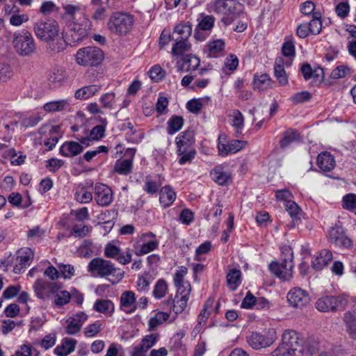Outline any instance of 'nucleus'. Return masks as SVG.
<instances>
[{
	"label": "nucleus",
	"mask_w": 356,
	"mask_h": 356,
	"mask_svg": "<svg viewBox=\"0 0 356 356\" xmlns=\"http://www.w3.org/2000/svg\"><path fill=\"white\" fill-rule=\"evenodd\" d=\"M33 29L36 38L47 43L49 54H56L66 49L65 37L60 34L59 26L56 21H38L33 24Z\"/></svg>",
	"instance_id": "obj_1"
},
{
	"label": "nucleus",
	"mask_w": 356,
	"mask_h": 356,
	"mask_svg": "<svg viewBox=\"0 0 356 356\" xmlns=\"http://www.w3.org/2000/svg\"><path fill=\"white\" fill-rule=\"evenodd\" d=\"M303 354L299 334L295 330H288L283 332L282 342L269 356H303Z\"/></svg>",
	"instance_id": "obj_2"
},
{
	"label": "nucleus",
	"mask_w": 356,
	"mask_h": 356,
	"mask_svg": "<svg viewBox=\"0 0 356 356\" xmlns=\"http://www.w3.org/2000/svg\"><path fill=\"white\" fill-rule=\"evenodd\" d=\"M195 143L193 131L186 130L181 132L175 138L177 146V162L183 165L192 163L196 155V150L194 147Z\"/></svg>",
	"instance_id": "obj_3"
},
{
	"label": "nucleus",
	"mask_w": 356,
	"mask_h": 356,
	"mask_svg": "<svg viewBox=\"0 0 356 356\" xmlns=\"http://www.w3.org/2000/svg\"><path fill=\"white\" fill-rule=\"evenodd\" d=\"M88 271L93 277H106L112 275L115 277L113 284L119 282L124 277L122 270L116 268L111 261L100 257L94 258L89 262Z\"/></svg>",
	"instance_id": "obj_4"
},
{
	"label": "nucleus",
	"mask_w": 356,
	"mask_h": 356,
	"mask_svg": "<svg viewBox=\"0 0 356 356\" xmlns=\"http://www.w3.org/2000/svg\"><path fill=\"white\" fill-rule=\"evenodd\" d=\"M281 253V262H271L269 264V269L280 279L287 281L293 276V252L291 248L285 246L282 248Z\"/></svg>",
	"instance_id": "obj_5"
},
{
	"label": "nucleus",
	"mask_w": 356,
	"mask_h": 356,
	"mask_svg": "<svg viewBox=\"0 0 356 356\" xmlns=\"http://www.w3.org/2000/svg\"><path fill=\"white\" fill-rule=\"evenodd\" d=\"M159 241L156 235L152 232H147L137 235L132 241L134 254L137 257L147 254L156 250Z\"/></svg>",
	"instance_id": "obj_6"
},
{
	"label": "nucleus",
	"mask_w": 356,
	"mask_h": 356,
	"mask_svg": "<svg viewBox=\"0 0 356 356\" xmlns=\"http://www.w3.org/2000/svg\"><path fill=\"white\" fill-rule=\"evenodd\" d=\"M134 24L133 16L127 13L115 12L110 16L107 26L116 35H126L131 31Z\"/></svg>",
	"instance_id": "obj_7"
},
{
	"label": "nucleus",
	"mask_w": 356,
	"mask_h": 356,
	"mask_svg": "<svg viewBox=\"0 0 356 356\" xmlns=\"http://www.w3.org/2000/svg\"><path fill=\"white\" fill-rule=\"evenodd\" d=\"M14 49L21 56H29L33 54L36 44L32 34L26 30L15 32L13 36Z\"/></svg>",
	"instance_id": "obj_8"
},
{
	"label": "nucleus",
	"mask_w": 356,
	"mask_h": 356,
	"mask_svg": "<svg viewBox=\"0 0 356 356\" xmlns=\"http://www.w3.org/2000/svg\"><path fill=\"white\" fill-rule=\"evenodd\" d=\"M104 59V53L96 47H85L79 49L75 55L76 63L83 67H96Z\"/></svg>",
	"instance_id": "obj_9"
},
{
	"label": "nucleus",
	"mask_w": 356,
	"mask_h": 356,
	"mask_svg": "<svg viewBox=\"0 0 356 356\" xmlns=\"http://www.w3.org/2000/svg\"><path fill=\"white\" fill-rule=\"evenodd\" d=\"M348 302V296L345 294L327 295L319 298L315 303V307L321 312H334L337 310H343Z\"/></svg>",
	"instance_id": "obj_10"
},
{
	"label": "nucleus",
	"mask_w": 356,
	"mask_h": 356,
	"mask_svg": "<svg viewBox=\"0 0 356 356\" xmlns=\"http://www.w3.org/2000/svg\"><path fill=\"white\" fill-rule=\"evenodd\" d=\"M90 29L91 22L86 17H83L79 21L73 22L65 37L66 47L67 44L75 45L83 40L88 35Z\"/></svg>",
	"instance_id": "obj_11"
},
{
	"label": "nucleus",
	"mask_w": 356,
	"mask_h": 356,
	"mask_svg": "<svg viewBox=\"0 0 356 356\" xmlns=\"http://www.w3.org/2000/svg\"><path fill=\"white\" fill-rule=\"evenodd\" d=\"M275 339V332L273 330H266L261 332H252L246 337L249 346L256 350L270 347Z\"/></svg>",
	"instance_id": "obj_12"
},
{
	"label": "nucleus",
	"mask_w": 356,
	"mask_h": 356,
	"mask_svg": "<svg viewBox=\"0 0 356 356\" xmlns=\"http://www.w3.org/2000/svg\"><path fill=\"white\" fill-rule=\"evenodd\" d=\"M33 287L36 297L42 300H49L60 289L58 284L42 279H38Z\"/></svg>",
	"instance_id": "obj_13"
},
{
	"label": "nucleus",
	"mask_w": 356,
	"mask_h": 356,
	"mask_svg": "<svg viewBox=\"0 0 356 356\" xmlns=\"http://www.w3.org/2000/svg\"><path fill=\"white\" fill-rule=\"evenodd\" d=\"M287 300L290 306L295 308H302L310 302L309 292L300 287H294L287 293Z\"/></svg>",
	"instance_id": "obj_14"
},
{
	"label": "nucleus",
	"mask_w": 356,
	"mask_h": 356,
	"mask_svg": "<svg viewBox=\"0 0 356 356\" xmlns=\"http://www.w3.org/2000/svg\"><path fill=\"white\" fill-rule=\"evenodd\" d=\"M291 65V60H285L282 56L275 58L274 63V76L281 86H286L289 83V76L285 71V67Z\"/></svg>",
	"instance_id": "obj_15"
},
{
	"label": "nucleus",
	"mask_w": 356,
	"mask_h": 356,
	"mask_svg": "<svg viewBox=\"0 0 356 356\" xmlns=\"http://www.w3.org/2000/svg\"><path fill=\"white\" fill-rule=\"evenodd\" d=\"M329 237L330 241L336 246L349 248L353 245L352 240L345 234L341 227H331L329 231Z\"/></svg>",
	"instance_id": "obj_16"
},
{
	"label": "nucleus",
	"mask_w": 356,
	"mask_h": 356,
	"mask_svg": "<svg viewBox=\"0 0 356 356\" xmlns=\"http://www.w3.org/2000/svg\"><path fill=\"white\" fill-rule=\"evenodd\" d=\"M95 200L99 206H108L113 201L111 189L105 184H97L95 187Z\"/></svg>",
	"instance_id": "obj_17"
},
{
	"label": "nucleus",
	"mask_w": 356,
	"mask_h": 356,
	"mask_svg": "<svg viewBox=\"0 0 356 356\" xmlns=\"http://www.w3.org/2000/svg\"><path fill=\"white\" fill-rule=\"evenodd\" d=\"M88 315L83 312H79L67 320L65 332L70 335H74L79 332L83 323L88 319Z\"/></svg>",
	"instance_id": "obj_18"
},
{
	"label": "nucleus",
	"mask_w": 356,
	"mask_h": 356,
	"mask_svg": "<svg viewBox=\"0 0 356 356\" xmlns=\"http://www.w3.org/2000/svg\"><path fill=\"white\" fill-rule=\"evenodd\" d=\"M33 259V252L29 248H23L17 251L14 272L19 273L22 268L29 266Z\"/></svg>",
	"instance_id": "obj_19"
},
{
	"label": "nucleus",
	"mask_w": 356,
	"mask_h": 356,
	"mask_svg": "<svg viewBox=\"0 0 356 356\" xmlns=\"http://www.w3.org/2000/svg\"><path fill=\"white\" fill-rule=\"evenodd\" d=\"M213 181L220 186L227 185L232 181V174L226 170L223 165H218L210 172Z\"/></svg>",
	"instance_id": "obj_20"
},
{
	"label": "nucleus",
	"mask_w": 356,
	"mask_h": 356,
	"mask_svg": "<svg viewBox=\"0 0 356 356\" xmlns=\"http://www.w3.org/2000/svg\"><path fill=\"white\" fill-rule=\"evenodd\" d=\"M332 258L333 256L331 251L327 249L321 250L312 258V267L316 270H321L327 266L332 260Z\"/></svg>",
	"instance_id": "obj_21"
},
{
	"label": "nucleus",
	"mask_w": 356,
	"mask_h": 356,
	"mask_svg": "<svg viewBox=\"0 0 356 356\" xmlns=\"http://www.w3.org/2000/svg\"><path fill=\"white\" fill-rule=\"evenodd\" d=\"M136 295L131 291H124L120 296V308L126 313H133L136 309Z\"/></svg>",
	"instance_id": "obj_22"
},
{
	"label": "nucleus",
	"mask_w": 356,
	"mask_h": 356,
	"mask_svg": "<svg viewBox=\"0 0 356 356\" xmlns=\"http://www.w3.org/2000/svg\"><path fill=\"white\" fill-rule=\"evenodd\" d=\"M206 47L207 56L209 58H219L224 55L225 42L222 39L209 40Z\"/></svg>",
	"instance_id": "obj_23"
},
{
	"label": "nucleus",
	"mask_w": 356,
	"mask_h": 356,
	"mask_svg": "<svg viewBox=\"0 0 356 356\" xmlns=\"http://www.w3.org/2000/svg\"><path fill=\"white\" fill-rule=\"evenodd\" d=\"M159 336L157 334H151L145 336L142 339L140 344L134 348V355L144 356L145 353L155 345L159 340Z\"/></svg>",
	"instance_id": "obj_24"
},
{
	"label": "nucleus",
	"mask_w": 356,
	"mask_h": 356,
	"mask_svg": "<svg viewBox=\"0 0 356 356\" xmlns=\"http://www.w3.org/2000/svg\"><path fill=\"white\" fill-rule=\"evenodd\" d=\"M317 165L323 172L332 171L335 167V159L334 156L327 152L320 153L317 157Z\"/></svg>",
	"instance_id": "obj_25"
},
{
	"label": "nucleus",
	"mask_w": 356,
	"mask_h": 356,
	"mask_svg": "<svg viewBox=\"0 0 356 356\" xmlns=\"http://www.w3.org/2000/svg\"><path fill=\"white\" fill-rule=\"evenodd\" d=\"M84 147L75 141H66L60 147V153L65 157H73L81 154Z\"/></svg>",
	"instance_id": "obj_26"
},
{
	"label": "nucleus",
	"mask_w": 356,
	"mask_h": 356,
	"mask_svg": "<svg viewBox=\"0 0 356 356\" xmlns=\"http://www.w3.org/2000/svg\"><path fill=\"white\" fill-rule=\"evenodd\" d=\"M71 100L70 99H61L47 102L43 105V109L47 113L62 112L70 109Z\"/></svg>",
	"instance_id": "obj_27"
},
{
	"label": "nucleus",
	"mask_w": 356,
	"mask_h": 356,
	"mask_svg": "<svg viewBox=\"0 0 356 356\" xmlns=\"http://www.w3.org/2000/svg\"><path fill=\"white\" fill-rule=\"evenodd\" d=\"M176 193L169 185L162 187L159 191V202L163 208L171 206L176 200Z\"/></svg>",
	"instance_id": "obj_28"
},
{
	"label": "nucleus",
	"mask_w": 356,
	"mask_h": 356,
	"mask_svg": "<svg viewBox=\"0 0 356 356\" xmlns=\"http://www.w3.org/2000/svg\"><path fill=\"white\" fill-rule=\"evenodd\" d=\"M92 308L95 312L107 316H111L115 312L114 303L109 299H97Z\"/></svg>",
	"instance_id": "obj_29"
},
{
	"label": "nucleus",
	"mask_w": 356,
	"mask_h": 356,
	"mask_svg": "<svg viewBox=\"0 0 356 356\" xmlns=\"http://www.w3.org/2000/svg\"><path fill=\"white\" fill-rule=\"evenodd\" d=\"M74 197L81 204L90 203L93 198L92 188L90 186L80 184L76 188Z\"/></svg>",
	"instance_id": "obj_30"
},
{
	"label": "nucleus",
	"mask_w": 356,
	"mask_h": 356,
	"mask_svg": "<svg viewBox=\"0 0 356 356\" xmlns=\"http://www.w3.org/2000/svg\"><path fill=\"white\" fill-rule=\"evenodd\" d=\"M54 298L51 301V306L55 309H60L65 305H67L71 299V293L66 290L58 289L56 293L54 295Z\"/></svg>",
	"instance_id": "obj_31"
},
{
	"label": "nucleus",
	"mask_w": 356,
	"mask_h": 356,
	"mask_svg": "<svg viewBox=\"0 0 356 356\" xmlns=\"http://www.w3.org/2000/svg\"><path fill=\"white\" fill-rule=\"evenodd\" d=\"M197 25L195 29V37L197 38V31H210L215 23V17L212 15L200 13L197 19Z\"/></svg>",
	"instance_id": "obj_32"
},
{
	"label": "nucleus",
	"mask_w": 356,
	"mask_h": 356,
	"mask_svg": "<svg viewBox=\"0 0 356 356\" xmlns=\"http://www.w3.org/2000/svg\"><path fill=\"white\" fill-rule=\"evenodd\" d=\"M189 298L175 296V298H169L165 304L168 306L172 305V311L176 315L181 314L186 308Z\"/></svg>",
	"instance_id": "obj_33"
},
{
	"label": "nucleus",
	"mask_w": 356,
	"mask_h": 356,
	"mask_svg": "<svg viewBox=\"0 0 356 356\" xmlns=\"http://www.w3.org/2000/svg\"><path fill=\"white\" fill-rule=\"evenodd\" d=\"M100 90L101 86L99 85L94 84L83 86L76 90L74 97L76 99L85 100L98 93Z\"/></svg>",
	"instance_id": "obj_34"
},
{
	"label": "nucleus",
	"mask_w": 356,
	"mask_h": 356,
	"mask_svg": "<svg viewBox=\"0 0 356 356\" xmlns=\"http://www.w3.org/2000/svg\"><path fill=\"white\" fill-rule=\"evenodd\" d=\"M273 80L268 74H255L253 79L254 88L264 91L272 87Z\"/></svg>",
	"instance_id": "obj_35"
},
{
	"label": "nucleus",
	"mask_w": 356,
	"mask_h": 356,
	"mask_svg": "<svg viewBox=\"0 0 356 356\" xmlns=\"http://www.w3.org/2000/svg\"><path fill=\"white\" fill-rule=\"evenodd\" d=\"M76 343L74 339L65 338L61 344L54 349V353L58 356H67L74 350Z\"/></svg>",
	"instance_id": "obj_36"
},
{
	"label": "nucleus",
	"mask_w": 356,
	"mask_h": 356,
	"mask_svg": "<svg viewBox=\"0 0 356 356\" xmlns=\"http://www.w3.org/2000/svg\"><path fill=\"white\" fill-rule=\"evenodd\" d=\"M343 319L349 337L356 340V316L350 312H346L343 314Z\"/></svg>",
	"instance_id": "obj_37"
},
{
	"label": "nucleus",
	"mask_w": 356,
	"mask_h": 356,
	"mask_svg": "<svg viewBox=\"0 0 356 356\" xmlns=\"http://www.w3.org/2000/svg\"><path fill=\"white\" fill-rule=\"evenodd\" d=\"M299 133L293 129H289L283 133V137L280 141L282 149L289 147L292 143L300 140Z\"/></svg>",
	"instance_id": "obj_38"
},
{
	"label": "nucleus",
	"mask_w": 356,
	"mask_h": 356,
	"mask_svg": "<svg viewBox=\"0 0 356 356\" xmlns=\"http://www.w3.org/2000/svg\"><path fill=\"white\" fill-rule=\"evenodd\" d=\"M227 282L232 291H235L241 283V271L236 268L231 269L227 275Z\"/></svg>",
	"instance_id": "obj_39"
},
{
	"label": "nucleus",
	"mask_w": 356,
	"mask_h": 356,
	"mask_svg": "<svg viewBox=\"0 0 356 356\" xmlns=\"http://www.w3.org/2000/svg\"><path fill=\"white\" fill-rule=\"evenodd\" d=\"M170 317L167 312H158L155 315L151 317L148 321V330L149 331L155 330L159 325L166 322Z\"/></svg>",
	"instance_id": "obj_40"
},
{
	"label": "nucleus",
	"mask_w": 356,
	"mask_h": 356,
	"mask_svg": "<svg viewBox=\"0 0 356 356\" xmlns=\"http://www.w3.org/2000/svg\"><path fill=\"white\" fill-rule=\"evenodd\" d=\"M175 44L172 48V54L175 56H179L188 51L191 49V44L188 40L175 38Z\"/></svg>",
	"instance_id": "obj_41"
},
{
	"label": "nucleus",
	"mask_w": 356,
	"mask_h": 356,
	"mask_svg": "<svg viewBox=\"0 0 356 356\" xmlns=\"http://www.w3.org/2000/svg\"><path fill=\"white\" fill-rule=\"evenodd\" d=\"M133 169V159H124L117 161L114 166L115 172L122 175H127L130 174Z\"/></svg>",
	"instance_id": "obj_42"
},
{
	"label": "nucleus",
	"mask_w": 356,
	"mask_h": 356,
	"mask_svg": "<svg viewBox=\"0 0 356 356\" xmlns=\"http://www.w3.org/2000/svg\"><path fill=\"white\" fill-rule=\"evenodd\" d=\"M232 116V125L235 129L236 136H238L242 134L244 127V117L238 110H234Z\"/></svg>",
	"instance_id": "obj_43"
},
{
	"label": "nucleus",
	"mask_w": 356,
	"mask_h": 356,
	"mask_svg": "<svg viewBox=\"0 0 356 356\" xmlns=\"http://www.w3.org/2000/svg\"><path fill=\"white\" fill-rule=\"evenodd\" d=\"M184 119L181 116L172 115L168 121V134L173 135L183 127Z\"/></svg>",
	"instance_id": "obj_44"
},
{
	"label": "nucleus",
	"mask_w": 356,
	"mask_h": 356,
	"mask_svg": "<svg viewBox=\"0 0 356 356\" xmlns=\"http://www.w3.org/2000/svg\"><path fill=\"white\" fill-rule=\"evenodd\" d=\"M301 346L304 349V353L309 355L315 354L319 349L318 341L312 337L307 338L304 342L301 339Z\"/></svg>",
	"instance_id": "obj_45"
},
{
	"label": "nucleus",
	"mask_w": 356,
	"mask_h": 356,
	"mask_svg": "<svg viewBox=\"0 0 356 356\" xmlns=\"http://www.w3.org/2000/svg\"><path fill=\"white\" fill-rule=\"evenodd\" d=\"M341 206L343 209L356 215V194L348 193L345 195L342 198Z\"/></svg>",
	"instance_id": "obj_46"
},
{
	"label": "nucleus",
	"mask_w": 356,
	"mask_h": 356,
	"mask_svg": "<svg viewBox=\"0 0 356 356\" xmlns=\"http://www.w3.org/2000/svg\"><path fill=\"white\" fill-rule=\"evenodd\" d=\"M321 17L322 15L321 12H316L312 20L307 23L311 34L318 35L321 33L322 29Z\"/></svg>",
	"instance_id": "obj_47"
},
{
	"label": "nucleus",
	"mask_w": 356,
	"mask_h": 356,
	"mask_svg": "<svg viewBox=\"0 0 356 356\" xmlns=\"http://www.w3.org/2000/svg\"><path fill=\"white\" fill-rule=\"evenodd\" d=\"M167 291L168 284L166 281L163 279H159L154 286L152 295L156 299H161L166 295Z\"/></svg>",
	"instance_id": "obj_48"
},
{
	"label": "nucleus",
	"mask_w": 356,
	"mask_h": 356,
	"mask_svg": "<svg viewBox=\"0 0 356 356\" xmlns=\"http://www.w3.org/2000/svg\"><path fill=\"white\" fill-rule=\"evenodd\" d=\"M162 182L154 180L151 176L145 177L143 190L149 195L156 193L161 187Z\"/></svg>",
	"instance_id": "obj_49"
},
{
	"label": "nucleus",
	"mask_w": 356,
	"mask_h": 356,
	"mask_svg": "<svg viewBox=\"0 0 356 356\" xmlns=\"http://www.w3.org/2000/svg\"><path fill=\"white\" fill-rule=\"evenodd\" d=\"M65 12L67 15L71 16L73 22L79 21L83 17H86L83 13L81 12L79 6L67 4L64 6Z\"/></svg>",
	"instance_id": "obj_50"
},
{
	"label": "nucleus",
	"mask_w": 356,
	"mask_h": 356,
	"mask_svg": "<svg viewBox=\"0 0 356 356\" xmlns=\"http://www.w3.org/2000/svg\"><path fill=\"white\" fill-rule=\"evenodd\" d=\"M192 27L190 24H177L174 29L173 35L175 34L178 35L176 38L188 40V38L191 35Z\"/></svg>",
	"instance_id": "obj_51"
},
{
	"label": "nucleus",
	"mask_w": 356,
	"mask_h": 356,
	"mask_svg": "<svg viewBox=\"0 0 356 356\" xmlns=\"http://www.w3.org/2000/svg\"><path fill=\"white\" fill-rule=\"evenodd\" d=\"M46 231L39 226H35L27 232V238L34 243H39L45 236Z\"/></svg>",
	"instance_id": "obj_52"
},
{
	"label": "nucleus",
	"mask_w": 356,
	"mask_h": 356,
	"mask_svg": "<svg viewBox=\"0 0 356 356\" xmlns=\"http://www.w3.org/2000/svg\"><path fill=\"white\" fill-rule=\"evenodd\" d=\"M239 60L237 56L234 54H229L225 60L222 70H228L229 73L234 72L238 67ZM228 74L227 72H225Z\"/></svg>",
	"instance_id": "obj_53"
},
{
	"label": "nucleus",
	"mask_w": 356,
	"mask_h": 356,
	"mask_svg": "<svg viewBox=\"0 0 356 356\" xmlns=\"http://www.w3.org/2000/svg\"><path fill=\"white\" fill-rule=\"evenodd\" d=\"M286 211L293 220L300 219L302 215V210L300 207L293 200H287L285 202Z\"/></svg>",
	"instance_id": "obj_54"
},
{
	"label": "nucleus",
	"mask_w": 356,
	"mask_h": 356,
	"mask_svg": "<svg viewBox=\"0 0 356 356\" xmlns=\"http://www.w3.org/2000/svg\"><path fill=\"white\" fill-rule=\"evenodd\" d=\"M199 58L193 55H186L183 60V67L186 71L195 70L200 65Z\"/></svg>",
	"instance_id": "obj_55"
},
{
	"label": "nucleus",
	"mask_w": 356,
	"mask_h": 356,
	"mask_svg": "<svg viewBox=\"0 0 356 356\" xmlns=\"http://www.w3.org/2000/svg\"><path fill=\"white\" fill-rule=\"evenodd\" d=\"M352 73L351 68L346 65H340L336 67L330 74V78L339 79L345 77Z\"/></svg>",
	"instance_id": "obj_56"
},
{
	"label": "nucleus",
	"mask_w": 356,
	"mask_h": 356,
	"mask_svg": "<svg viewBox=\"0 0 356 356\" xmlns=\"http://www.w3.org/2000/svg\"><path fill=\"white\" fill-rule=\"evenodd\" d=\"M29 15L26 13H20V9H18L16 14H13L9 18L10 25L13 26H19L29 21Z\"/></svg>",
	"instance_id": "obj_57"
},
{
	"label": "nucleus",
	"mask_w": 356,
	"mask_h": 356,
	"mask_svg": "<svg viewBox=\"0 0 356 356\" xmlns=\"http://www.w3.org/2000/svg\"><path fill=\"white\" fill-rule=\"evenodd\" d=\"M282 53L287 58L286 60L291 59L292 63L296 54L294 42L292 40L285 41L282 44Z\"/></svg>",
	"instance_id": "obj_58"
},
{
	"label": "nucleus",
	"mask_w": 356,
	"mask_h": 356,
	"mask_svg": "<svg viewBox=\"0 0 356 356\" xmlns=\"http://www.w3.org/2000/svg\"><path fill=\"white\" fill-rule=\"evenodd\" d=\"M65 77V70L59 67L54 68L48 74L49 81L53 83H61Z\"/></svg>",
	"instance_id": "obj_59"
},
{
	"label": "nucleus",
	"mask_w": 356,
	"mask_h": 356,
	"mask_svg": "<svg viewBox=\"0 0 356 356\" xmlns=\"http://www.w3.org/2000/svg\"><path fill=\"white\" fill-rule=\"evenodd\" d=\"M92 230L88 225H74L71 231V234L75 237L82 238L86 236Z\"/></svg>",
	"instance_id": "obj_60"
},
{
	"label": "nucleus",
	"mask_w": 356,
	"mask_h": 356,
	"mask_svg": "<svg viewBox=\"0 0 356 356\" xmlns=\"http://www.w3.org/2000/svg\"><path fill=\"white\" fill-rule=\"evenodd\" d=\"M312 95L308 91H301L292 95L290 98L291 101L296 104H302L311 99Z\"/></svg>",
	"instance_id": "obj_61"
},
{
	"label": "nucleus",
	"mask_w": 356,
	"mask_h": 356,
	"mask_svg": "<svg viewBox=\"0 0 356 356\" xmlns=\"http://www.w3.org/2000/svg\"><path fill=\"white\" fill-rule=\"evenodd\" d=\"M257 297H255L250 291L247 292L243 299L241 307L245 309H251L256 305Z\"/></svg>",
	"instance_id": "obj_62"
},
{
	"label": "nucleus",
	"mask_w": 356,
	"mask_h": 356,
	"mask_svg": "<svg viewBox=\"0 0 356 356\" xmlns=\"http://www.w3.org/2000/svg\"><path fill=\"white\" fill-rule=\"evenodd\" d=\"M102 329V324L99 321L88 325L84 329V334L87 337H93L97 335Z\"/></svg>",
	"instance_id": "obj_63"
},
{
	"label": "nucleus",
	"mask_w": 356,
	"mask_h": 356,
	"mask_svg": "<svg viewBox=\"0 0 356 356\" xmlns=\"http://www.w3.org/2000/svg\"><path fill=\"white\" fill-rule=\"evenodd\" d=\"M350 12V5L348 1H342L337 4L335 13L337 15L341 18H346Z\"/></svg>",
	"instance_id": "obj_64"
}]
</instances>
